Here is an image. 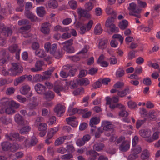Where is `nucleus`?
<instances>
[{"label":"nucleus","mask_w":160,"mask_h":160,"mask_svg":"<svg viewBox=\"0 0 160 160\" xmlns=\"http://www.w3.org/2000/svg\"><path fill=\"white\" fill-rule=\"evenodd\" d=\"M20 105L10 98H2L0 102V113H2L5 112L8 114L15 112L14 108H17Z\"/></svg>","instance_id":"f257e3e1"},{"label":"nucleus","mask_w":160,"mask_h":160,"mask_svg":"<svg viewBox=\"0 0 160 160\" xmlns=\"http://www.w3.org/2000/svg\"><path fill=\"white\" fill-rule=\"evenodd\" d=\"M115 143L116 144L121 143L119 146V149L122 152H126L130 149V140H125V137L123 136H121L118 138L116 140Z\"/></svg>","instance_id":"f03ea898"},{"label":"nucleus","mask_w":160,"mask_h":160,"mask_svg":"<svg viewBox=\"0 0 160 160\" xmlns=\"http://www.w3.org/2000/svg\"><path fill=\"white\" fill-rule=\"evenodd\" d=\"M128 9L129 11L130 15L135 16L139 18L141 17L140 15L138 13L141 12V9L138 8L135 3H130L129 6L128 7Z\"/></svg>","instance_id":"7ed1b4c3"},{"label":"nucleus","mask_w":160,"mask_h":160,"mask_svg":"<svg viewBox=\"0 0 160 160\" xmlns=\"http://www.w3.org/2000/svg\"><path fill=\"white\" fill-rule=\"evenodd\" d=\"M102 126L103 130L105 131V134L106 136H110L113 132L114 126L111 122L108 121H103L102 122Z\"/></svg>","instance_id":"20e7f679"},{"label":"nucleus","mask_w":160,"mask_h":160,"mask_svg":"<svg viewBox=\"0 0 160 160\" xmlns=\"http://www.w3.org/2000/svg\"><path fill=\"white\" fill-rule=\"evenodd\" d=\"M1 145L3 151H7L10 149L12 151L14 152L20 148H22V147H20L17 143H14L11 146L8 142H4L1 144Z\"/></svg>","instance_id":"39448f33"},{"label":"nucleus","mask_w":160,"mask_h":160,"mask_svg":"<svg viewBox=\"0 0 160 160\" xmlns=\"http://www.w3.org/2000/svg\"><path fill=\"white\" fill-rule=\"evenodd\" d=\"M23 70V68L19 67L18 63L13 62L12 63V67L8 70V72L11 75L16 76L21 72Z\"/></svg>","instance_id":"423d86ee"},{"label":"nucleus","mask_w":160,"mask_h":160,"mask_svg":"<svg viewBox=\"0 0 160 160\" xmlns=\"http://www.w3.org/2000/svg\"><path fill=\"white\" fill-rule=\"evenodd\" d=\"M114 21V18H109L106 21V26L107 28H109L111 32H119V29L116 27L113 23Z\"/></svg>","instance_id":"0eeeda50"},{"label":"nucleus","mask_w":160,"mask_h":160,"mask_svg":"<svg viewBox=\"0 0 160 160\" xmlns=\"http://www.w3.org/2000/svg\"><path fill=\"white\" fill-rule=\"evenodd\" d=\"M106 104L109 105L111 109H114L116 107V104L112 103H117L119 101L118 96H115L111 98L109 97H106Z\"/></svg>","instance_id":"6e6552de"},{"label":"nucleus","mask_w":160,"mask_h":160,"mask_svg":"<svg viewBox=\"0 0 160 160\" xmlns=\"http://www.w3.org/2000/svg\"><path fill=\"white\" fill-rule=\"evenodd\" d=\"M73 40L70 39L64 42L63 44L65 45L63 47V49L67 53H72L75 52L74 48L71 46L72 44Z\"/></svg>","instance_id":"1a4fd4ad"},{"label":"nucleus","mask_w":160,"mask_h":160,"mask_svg":"<svg viewBox=\"0 0 160 160\" xmlns=\"http://www.w3.org/2000/svg\"><path fill=\"white\" fill-rule=\"evenodd\" d=\"M57 48V45L56 44H51L49 42L46 43L44 45V48L47 52H49L50 54L52 55L56 51Z\"/></svg>","instance_id":"9d476101"},{"label":"nucleus","mask_w":160,"mask_h":160,"mask_svg":"<svg viewBox=\"0 0 160 160\" xmlns=\"http://www.w3.org/2000/svg\"><path fill=\"white\" fill-rule=\"evenodd\" d=\"M31 90L30 87L28 85H25L21 87L20 89L21 93L23 95L27 94L28 97H30L32 96V92H29Z\"/></svg>","instance_id":"9b49d317"},{"label":"nucleus","mask_w":160,"mask_h":160,"mask_svg":"<svg viewBox=\"0 0 160 160\" xmlns=\"http://www.w3.org/2000/svg\"><path fill=\"white\" fill-rule=\"evenodd\" d=\"M65 107L64 106L61 104H58L55 107L54 111L58 116H60L64 112Z\"/></svg>","instance_id":"f8f14e48"},{"label":"nucleus","mask_w":160,"mask_h":160,"mask_svg":"<svg viewBox=\"0 0 160 160\" xmlns=\"http://www.w3.org/2000/svg\"><path fill=\"white\" fill-rule=\"evenodd\" d=\"M47 127V124L45 123H41L39 125L38 130L40 131L39 134L41 137H43L46 134Z\"/></svg>","instance_id":"ddd939ff"},{"label":"nucleus","mask_w":160,"mask_h":160,"mask_svg":"<svg viewBox=\"0 0 160 160\" xmlns=\"http://www.w3.org/2000/svg\"><path fill=\"white\" fill-rule=\"evenodd\" d=\"M49 26L50 24L49 23H43L41 27V32L44 34H48L50 32Z\"/></svg>","instance_id":"4468645a"},{"label":"nucleus","mask_w":160,"mask_h":160,"mask_svg":"<svg viewBox=\"0 0 160 160\" xmlns=\"http://www.w3.org/2000/svg\"><path fill=\"white\" fill-rule=\"evenodd\" d=\"M151 131L148 129H142L139 132L140 135L142 137L146 138V139L149 138L151 134Z\"/></svg>","instance_id":"2eb2a0df"},{"label":"nucleus","mask_w":160,"mask_h":160,"mask_svg":"<svg viewBox=\"0 0 160 160\" xmlns=\"http://www.w3.org/2000/svg\"><path fill=\"white\" fill-rule=\"evenodd\" d=\"M160 115V112L158 110H151L149 112V119L151 120H155L157 117Z\"/></svg>","instance_id":"dca6fc26"},{"label":"nucleus","mask_w":160,"mask_h":160,"mask_svg":"<svg viewBox=\"0 0 160 160\" xmlns=\"http://www.w3.org/2000/svg\"><path fill=\"white\" fill-rule=\"evenodd\" d=\"M66 121L68 124L72 127H75L78 126V122L76 120V117H68L66 119Z\"/></svg>","instance_id":"f3484780"},{"label":"nucleus","mask_w":160,"mask_h":160,"mask_svg":"<svg viewBox=\"0 0 160 160\" xmlns=\"http://www.w3.org/2000/svg\"><path fill=\"white\" fill-rule=\"evenodd\" d=\"M69 85H67V82L66 83V86L63 88L60 86H56L54 88V90L55 92L57 93L58 95L61 96L60 93V92L61 91H64V92H67L69 90Z\"/></svg>","instance_id":"a211bd4d"},{"label":"nucleus","mask_w":160,"mask_h":160,"mask_svg":"<svg viewBox=\"0 0 160 160\" xmlns=\"http://www.w3.org/2000/svg\"><path fill=\"white\" fill-rule=\"evenodd\" d=\"M34 88L36 92L40 94H42L44 93L46 88L43 85L40 83H38L35 85Z\"/></svg>","instance_id":"6ab92c4d"},{"label":"nucleus","mask_w":160,"mask_h":160,"mask_svg":"<svg viewBox=\"0 0 160 160\" xmlns=\"http://www.w3.org/2000/svg\"><path fill=\"white\" fill-rule=\"evenodd\" d=\"M88 48V46H86L85 48L79 52V55H76L72 56L71 57V59L74 61H77L79 60L80 59V57L81 56V54H82V55L87 52Z\"/></svg>","instance_id":"aec40b11"},{"label":"nucleus","mask_w":160,"mask_h":160,"mask_svg":"<svg viewBox=\"0 0 160 160\" xmlns=\"http://www.w3.org/2000/svg\"><path fill=\"white\" fill-rule=\"evenodd\" d=\"M43 64L42 61H38L35 65V68H33L31 69V71L32 72H37L41 71L42 69V66Z\"/></svg>","instance_id":"412c9836"},{"label":"nucleus","mask_w":160,"mask_h":160,"mask_svg":"<svg viewBox=\"0 0 160 160\" xmlns=\"http://www.w3.org/2000/svg\"><path fill=\"white\" fill-rule=\"evenodd\" d=\"M28 139H26L24 141V146L25 147H28L30 145L33 146L35 145L37 143L38 141L36 138L34 136L32 137L30 143L29 142Z\"/></svg>","instance_id":"4be33fe9"},{"label":"nucleus","mask_w":160,"mask_h":160,"mask_svg":"<svg viewBox=\"0 0 160 160\" xmlns=\"http://www.w3.org/2000/svg\"><path fill=\"white\" fill-rule=\"evenodd\" d=\"M6 50H2L0 52V65H2L5 63L6 61Z\"/></svg>","instance_id":"5701e85b"},{"label":"nucleus","mask_w":160,"mask_h":160,"mask_svg":"<svg viewBox=\"0 0 160 160\" xmlns=\"http://www.w3.org/2000/svg\"><path fill=\"white\" fill-rule=\"evenodd\" d=\"M75 104V102H73L72 103V104L70 105L69 106L68 112V114L69 116L74 114L76 113L77 112H78L79 110L77 108H74L73 109L72 108V106Z\"/></svg>","instance_id":"b1692460"},{"label":"nucleus","mask_w":160,"mask_h":160,"mask_svg":"<svg viewBox=\"0 0 160 160\" xmlns=\"http://www.w3.org/2000/svg\"><path fill=\"white\" fill-rule=\"evenodd\" d=\"M77 12L81 17L86 18H89L90 17V14L87 12L86 11L82 9V8H79L78 9Z\"/></svg>","instance_id":"393cba45"},{"label":"nucleus","mask_w":160,"mask_h":160,"mask_svg":"<svg viewBox=\"0 0 160 160\" xmlns=\"http://www.w3.org/2000/svg\"><path fill=\"white\" fill-rule=\"evenodd\" d=\"M25 15L32 21H33L37 19V17L32 12L28 10H25Z\"/></svg>","instance_id":"a878e982"},{"label":"nucleus","mask_w":160,"mask_h":160,"mask_svg":"<svg viewBox=\"0 0 160 160\" xmlns=\"http://www.w3.org/2000/svg\"><path fill=\"white\" fill-rule=\"evenodd\" d=\"M150 153L147 149L144 150L142 152L141 158L143 160H151L149 158Z\"/></svg>","instance_id":"bb28decb"},{"label":"nucleus","mask_w":160,"mask_h":160,"mask_svg":"<svg viewBox=\"0 0 160 160\" xmlns=\"http://www.w3.org/2000/svg\"><path fill=\"white\" fill-rule=\"evenodd\" d=\"M62 0H50L48 2V6L49 8H56L58 6L57 1L61 2Z\"/></svg>","instance_id":"cd10ccee"},{"label":"nucleus","mask_w":160,"mask_h":160,"mask_svg":"<svg viewBox=\"0 0 160 160\" xmlns=\"http://www.w3.org/2000/svg\"><path fill=\"white\" fill-rule=\"evenodd\" d=\"M19 134L17 133H11L9 135L6 134L5 136L7 139L9 140H15L19 137Z\"/></svg>","instance_id":"c85d7f7f"},{"label":"nucleus","mask_w":160,"mask_h":160,"mask_svg":"<svg viewBox=\"0 0 160 160\" xmlns=\"http://www.w3.org/2000/svg\"><path fill=\"white\" fill-rule=\"evenodd\" d=\"M100 122V119L97 117H93L92 118L90 121L89 125L91 127H93L94 125H97Z\"/></svg>","instance_id":"c756f323"},{"label":"nucleus","mask_w":160,"mask_h":160,"mask_svg":"<svg viewBox=\"0 0 160 160\" xmlns=\"http://www.w3.org/2000/svg\"><path fill=\"white\" fill-rule=\"evenodd\" d=\"M78 84L80 85L87 86L90 83L89 80L87 78H82L78 79L77 81Z\"/></svg>","instance_id":"7c9ffc66"},{"label":"nucleus","mask_w":160,"mask_h":160,"mask_svg":"<svg viewBox=\"0 0 160 160\" xmlns=\"http://www.w3.org/2000/svg\"><path fill=\"white\" fill-rule=\"evenodd\" d=\"M14 119L16 122L19 125L23 124L25 123L23 119L19 114L15 115Z\"/></svg>","instance_id":"2f4dec72"},{"label":"nucleus","mask_w":160,"mask_h":160,"mask_svg":"<svg viewBox=\"0 0 160 160\" xmlns=\"http://www.w3.org/2000/svg\"><path fill=\"white\" fill-rule=\"evenodd\" d=\"M44 97L47 100L50 101L53 99L54 97V93L51 91H49L44 93Z\"/></svg>","instance_id":"473e14b6"},{"label":"nucleus","mask_w":160,"mask_h":160,"mask_svg":"<svg viewBox=\"0 0 160 160\" xmlns=\"http://www.w3.org/2000/svg\"><path fill=\"white\" fill-rule=\"evenodd\" d=\"M128 25V21L126 20H123L119 22L118 26L121 29L124 30L127 28Z\"/></svg>","instance_id":"72a5a7b5"},{"label":"nucleus","mask_w":160,"mask_h":160,"mask_svg":"<svg viewBox=\"0 0 160 160\" xmlns=\"http://www.w3.org/2000/svg\"><path fill=\"white\" fill-rule=\"evenodd\" d=\"M36 12L37 14L40 17H43L45 14L44 8L43 7H37L36 8Z\"/></svg>","instance_id":"f704fd0d"},{"label":"nucleus","mask_w":160,"mask_h":160,"mask_svg":"<svg viewBox=\"0 0 160 160\" xmlns=\"http://www.w3.org/2000/svg\"><path fill=\"white\" fill-rule=\"evenodd\" d=\"M141 148L139 145L132 147V153H134L136 155H138L140 153L141 151Z\"/></svg>","instance_id":"c9c22d12"},{"label":"nucleus","mask_w":160,"mask_h":160,"mask_svg":"<svg viewBox=\"0 0 160 160\" xmlns=\"http://www.w3.org/2000/svg\"><path fill=\"white\" fill-rule=\"evenodd\" d=\"M31 130V127L28 126L26 125L22 127L20 130V132L22 134H26L29 132Z\"/></svg>","instance_id":"e433bc0d"},{"label":"nucleus","mask_w":160,"mask_h":160,"mask_svg":"<svg viewBox=\"0 0 160 160\" xmlns=\"http://www.w3.org/2000/svg\"><path fill=\"white\" fill-rule=\"evenodd\" d=\"M26 78L27 75H25L17 78L14 81V85L17 86L18 84L22 83Z\"/></svg>","instance_id":"4c0bfd02"},{"label":"nucleus","mask_w":160,"mask_h":160,"mask_svg":"<svg viewBox=\"0 0 160 160\" xmlns=\"http://www.w3.org/2000/svg\"><path fill=\"white\" fill-rule=\"evenodd\" d=\"M158 133L156 131L153 133L152 137L147 139L146 141L148 142H152L154 140L158 139Z\"/></svg>","instance_id":"58836bf2"},{"label":"nucleus","mask_w":160,"mask_h":160,"mask_svg":"<svg viewBox=\"0 0 160 160\" xmlns=\"http://www.w3.org/2000/svg\"><path fill=\"white\" fill-rule=\"evenodd\" d=\"M94 7V4L89 1L87 2L84 5L85 8L88 11H91L93 8Z\"/></svg>","instance_id":"ea45409f"},{"label":"nucleus","mask_w":160,"mask_h":160,"mask_svg":"<svg viewBox=\"0 0 160 160\" xmlns=\"http://www.w3.org/2000/svg\"><path fill=\"white\" fill-rule=\"evenodd\" d=\"M129 93V89L126 88L123 91H119L118 93V97H123L125 96Z\"/></svg>","instance_id":"a19ab883"},{"label":"nucleus","mask_w":160,"mask_h":160,"mask_svg":"<svg viewBox=\"0 0 160 160\" xmlns=\"http://www.w3.org/2000/svg\"><path fill=\"white\" fill-rule=\"evenodd\" d=\"M149 27H147L143 25H142L138 27V29L139 30H142L143 31L147 32H149L151 30V28L152 26V25H149Z\"/></svg>","instance_id":"79ce46f5"},{"label":"nucleus","mask_w":160,"mask_h":160,"mask_svg":"<svg viewBox=\"0 0 160 160\" xmlns=\"http://www.w3.org/2000/svg\"><path fill=\"white\" fill-rule=\"evenodd\" d=\"M36 55L40 57H44L46 55V53L43 50L39 49L35 52Z\"/></svg>","instance_id":"37998d69"},{"label":"nucleus","mask_w":160,"mask_h":160,"mask_svg":"<svg viewBox=\"0 0 160 160\" xmlns=\"http://www.w3.org/2000/svg\"><path fill=\"white\" fill-rule=\"evenodd\" d=\"M104 147L103 144L101 143L95 144L93 146V148L97 151H99L102 150Z\"/></svg>","instance_id":"c03bdc74"},{"label":"nucleus","mask_w":160,"mask_h":160,"mask_svg":"<svg viewBox=\"0 0 160 160\" xmlns=\"http://www.w3.org/2000/svg\"><path fill=\"white\" fill-rule=\"evenodd\" d=\"M58 127H54L50 129L48 132V134L53 137L54 134L58 131Z\"/></svg>","instance_id":"a18cd8bd"},{"label":"nucleus","mask_w":160,"mask_h":160,"mask_svg":"<svg viewBox=\"0 0 160 160\" xmlns=\"http://www.w3.org/2000/svg\"><path fill=\"white\" fill-rule=\"evenodd\" d=\"M95 33L96 34H100L102 32V29L100 24H97L95 27L94 29Z\"/></svg>","instance_id":"49530a36"},{"label":"nucleus","mask_w":160,"mask_h":160,"mask_svg":"<svg viewBox=\"0 0 160 160\" xmlns=\"http://www.w3.org/2000/svg\"><path fill=\"white\" fill-rule=\"evenodd\" d=\"M30 28V26L29 25H27L25 27H22L20 28V30H23L22 31H20V32L22 33V34L23 35V37H25V38H28L29 37V36L28 35H26L24 34V33L26 31L28 30H29Z\"/></svg>","instance_id":"de8ad7c7"},{"label":"nucleus","mask_w":160,"mask_h":160,"mask_svg":"<svg viewBox=\"0 0 160 160\" xmlns=\"http://www.w3.org/2000/svg\"><path fill=\"white\" fill-rule=\"evenodd\" d=\"M8 49L9 51L12 53L15 52L17 50L19 52L20 51V49H18V46L16 44H13L10 46Z\"/></svg>","instance_id":"09e8293b"},{"label":"nucleus","mask_w":160,"mask_h":160,"mask_svg":"<svg viewBox=\"0 0 160 160\" xmlns=\"http://www.w3.org/2000/svg\"><path fill=\"white\" fill-rule=\"evenodd\" d=\"M84 92V89L82 88H78L73 92V94L74 96L80 95Z\"/></svg>","instance_id":"8fccbe9b"},{"label":"nucleus","mask_w":160,"mask_h":160,"mask_svg":"<svg viewBox=\"0 0 160 160\" xmlns=\"http://www.w3.org/2000/svg\"><path fill=\"white\" fill-rule=\"evenodd\" d=\"M68 4L70 8L73 9H76L77 7V3L74 0H71L69 2Z\"/></svg>","instance_id":"3c124183"},{"label":"nucleus","mask_w":160,"mask_h":160,"mask_svg":"<svg viewBox=\"0 0 160 160\" xmlns=\"http://www.w3.org/2000/svg\"><path fill=\"white\" fill-rule=\"evenodd\" d=\"M106 11L108 14H112L114 16H116L117 14L116 12L113 11L112 8L109 6L107 7Z\"/></svg>","instance_id":"603ef678"},{"label":"nucleus","mask_w":160,"mask_h":160,"mask_svg":"<svg viewBox=\"0 0 160 160\" xmlns=\"http://www.w3.org/2000/svg\"><path fill=\"white\" fill-rule=\"evenodd\" d=\"M107 41L104 40H101L99 43L98 47L99 48L103 49L106 47Z\"/></svg>","instance_id":"864d4df0"},{"label":"nucleus","mask_w":160,"mask_h":160,"mask_svg":"<svg viewBox=\"0 0 160 160\" xmlns=\"http://www.w3.org/2000/svg\"><path fill=\"white\" fill-rule=\"evenodd\" d=\"M52 55L55 58L58 59L62 57V54L61 51L60 50H58L57 51H55L54 53L52 54Z\"/></svg>","instance_id":"5fc2aeb1"},{"label":"nucleus","mask_w":160,"mask_h":160,"mask_svg":"<svg viewBox=\"0 0 160 160\" xmlns=\"http://www.w3.org/2000/svg\"><path fill=\"white\" fill-rule=\"evenodd\" d=\"M138 8H140L141 9L142 8H145L147 6V4L145 2L138 0Z\"/></svg>","instance_id":"6e6d98bb"},{"label":"nucleus","mask_w":160,"mask_h":160,"mask_svg":"<svg viewBox=\"0 0 160 160\" xmlns=\"http://www.w3.org/2000/svg\"><path fill=\"white\" fill-rule=\"evenodd\" d=\"M69 85L70 86V88L73 89L77 87V83L74 81H71L68 82H67V85Z\"/></svg>","instance_id":"4d7b16f0"},{"label":"nucleus","mask_w":160,"mask_h":160,"mask_svg":"<svg viewBox=\"0 0 160 160\" xmlns=\"http://www.w3.org/2000/svg\"><path fill=\"white\" fill-rule=\"evenodd\" d=\"M113 38H117L121 42V43H122L123 42L124 38L122 36L119 34H115L112 36Z\"/></svg>","instance_id":"13d9d810"},{"label":"nucleus","mask_w":160,"mask_h":160,"mask_svg":"<svg viewBox=\"0 0 160 160\" xmlns=\"http://www.w3.org/2000/svg\"><path fill=\"white\" fill-rule=\"evenodd\" d=\"M73 157V155L70 153L67 154L62 155L61 157V158L62 160H67L72 158Z\"/></svg>","instance_id":"bf43d9fd"},{"label":"nucleus","mask_w":160,"mask_h":160,"mask_svg":"<svg viewBox=\"0 0 160 160\" xmlns=\"http://www.w3.org/2000/svg\"><path fill=\"white\" fill-rule=\"evenodd\" d=\"M64 141V139L62 137H61L58 138L55 141V145H59L62 144Z\"/></svg>","instance_id":"052dcab7"},{"label":"nucleus","mask_w":160,"mask_h":160,"mask_svg":"<svg viewBox=\"0 0 160 160\" xmlns=\"http://www.w3.org/2000/svg\"><path fill=\"white\" fill-rule=\"evenodd\" d=\"M23 156V154L22 152H17L13 156V157L15 158L12 160H16L17 159L22 158Z\"/></svg>","instance_id":"680f3d73"},{"label":"nucleus","mask_w":160,"mask_h":160,"mask_svg":"<svg viewBox=\"0 0 160 160\" xmlns=\"http://www.w3.org/2000/svg\"><path fill=\"white\" fill-rule=\"evenodd\" d=\"M67 150L70 152H73L75 151V149L72 144L68 145L67 147Z\"/></svg>","instance_id":"e2e57ef3"},{"label":"nucleus","mask_w":160,"mask_h":160,"mask_svg":"<svg viewBox=\"0 0 160 160\" xmlns=\"http://www.w3.org/2000/svg\"><path fill=\"white\" fill-rule=\"evenodd\" d=\"M143 83L146 85H150L152 84V81L149 78H146L143 79Z\"/></svg>","instance_id":"0e129e2a"},{"label":"nucleus","mask_w":160,"mask_h":160,"mask_svg":"<svg viewBox=\"0 0 160 160\" xmlns=\"http://www.w3.org/2000/svg\"><path fill=\"white\" fill-rule=\"evenodd\" d=\"M17 98L18 101L21 103H24L26 101V98L20 95H17Z\"/></svg>","instance_id":"69168bd1"},{"label":"nucleus","mask_w":160,"mask_h":160,"mask_svg":"<svg viewBox=\"0 0 160 160\" xmlns=\"http://www.w3.org/2000/svg\"><path fill=\"white\" fill-rule=\"evenodd\" d=\"M15 91V89L13 87H11L8 88L6 91V93L7 95H11L14 93Z\"/></svg>","instance_id":"338daca9"},{"label":"nucleus","mask_w":160,"mask_h":160,"mask_svg":"<svg viewBox=\"0 0 160 160\" xmlns=\"http://www.w3.org/2000/svg\"><path fill=\"white\" fill-rule=\"evenodd\" d=\"M56 122V118L54 116L51 117L48 121V123L49 125H52L54 123Z\"/></svg>","instance_id":"774afa93"}]
</instances>
